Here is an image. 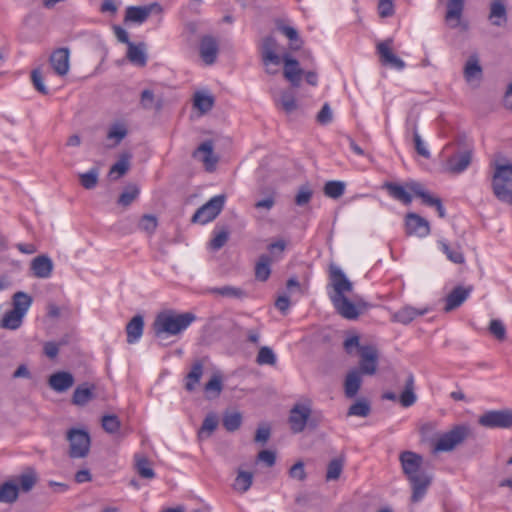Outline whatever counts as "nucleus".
<instances>
[{"mask_svg": "<svg viewBox=\"0 0 512 512\" xmlns=\"http://www.w3.org/2000/svg\"><path fill=\"white\" fill-rule=\"evenodd\" d=\"M399 461L412 488L411 501L417 503L426 495L432 476L422 470L423 457L420 454L403 451L399 455Z\"/></svg>", "mask_w": 512, "mask_h": 512, "instance_id": "nucleus-1", "label": "nucleus"}, {"mask_svg": "<svg viewBox=\"0 0 512 512\" xmlns=\"http://www.w3.org/2000/svg\"><path fill=\"white\" fill-rule=\"evenodd\" d=\"M195 320L196 315L192 312L179 313L173 309H166L157 314L153 323L154 333L158 338L177 336Z\"/></svg>", "mask_w": 512, "mask_h": 512, "instance_id": "nucleus-2", "label": "nucleus"}, {"mask_svg": "<svg viewBox=\"0 0 512 512\" xmlns=\"http://www.w3.org/2000/svg\"><path fill=\"white\" fill-rule=\"evenodd\" d=\"M491 185L498 200L512 205V164L494 162Z\"/></svg>", "mask_w": 512, "mask_h": 512, "instance_id": "nucleus-3", "label": "nucleus"}, {"mask_svg": "<svg viewBox=\"0 0 512 512\" xmlns=\"http://www.w3.org/2000/svg\"><path fill=\"white\" fill-rule=\"evenodd\" d=\"M68 442L67 454L72 459H83L89 455L91 438L87 430L80 428H69L65 433Z\"/></svg>", "mask_w": 512, "mask_h": 512, "instance_id": "nucleus-4", "label": "nucleus"}, {"mask_svg": "<svg viewBox=\"0 0 512 512\" xmlns=\"http://www.w3.org/2000/svg\"><path fill=\"white\" fill-rule=\"evenodd\" d=\"M469 429L466 426H456L442 434L433 447V452H449L461 444L468 436Z\"/></svg>", "mask_w": 512, "mask_h": 512, "instance_id": "nucleus-5", "label": "nucleus"}, {"mask_svg": "<svg viewBox=\"0 0 512 512\" xmlns=\"http://www.w3.org/2000/svg\"><path fill=\"white\" fill-rule=\"evenodd\" d=\"M224 204V195H216L212 197L195 212L192 217V221L195 223L206 224L214 220L222 211Z\"/></svg>", "mask_w": 512, "mask_h": 512, "instance_id": "nucleus-6", "label": "nucleus"}, {"mask_svg": "<svg viewBox=\"0 0 512 512\" xmlns=\"http://www.w3.org/2000/svg\"><path fill=\"white\" fill-rule=\"evenodd\" d=\"M479 424L487 428L512 427V410H491L479 417Z\"/></svg>", "mask_w": 512, "mask_h": 512, "instance_id": "nucleus-7", "label": "nucleus"}, {"mask_svg": "<svg viewBox=\"0 0 512 512\" xmlns=\"http://www.w3.org/2000/svg\"><path fill=\"white\" fill-rule=\"evenodd\" d=\"M330 280L333 292L329 294L330 300L346 296L353 290L352 282L346 277L340 267L336 265L330 266Z\"/></svg>", "mask_w": 512, "mask_h": 512, "instance_id": "nucleus-8", "label": "nucleus"}, {"mask_svg": "<svg viewBox=\"0 0 512 512\" xmlns=\"http://www.w3.org/2000/svg\"><path fill=\"white\" fill-rule=\"evenodd\" d=\"M392 46V39H386L377 43L376 50L379 55L380 62L384 66H388L399 71L403 70L405 68V62L394 54Z\"/></svg>", "mask_w": 512, "mask_h": 512, "instance_id": "nucleus-9", "label": "nucleus"}, {"mask_svg": "<svg viewBox=\"0 0 512 512\" xmlns=\"http://www.w3.org/2000/svg\"><path fill=\"white\" fill-rule=\"evenodd\" d=\"M192 156L198 162H201L208 172H213L218 163V156L214 153V145L211 140L201 143L192 153Z\"/></svg>", "mask_w": 512, "mask_h": 512, "instance_id": "nucleus-10", "label": "nucleus"}, {"mask_svg": "<svg viewBox=\"0 0 512 512\" xmlns=\"http://www.w3.org/2000/svg\"><path fill=\"white\" fill-rule=\"evenodd\" d=\"M49 63L56 75L66 76L70 70V50L66 47L55 49L49 57Z\"/></svg>", "mask_w": 512, "mask_h": 512, "instance_id": "nucleus-11", "label": "nucleus"}, {"mask_svg": "<svg viewBox=\"0 0 512 512\" xmlns=\"http://www.w3.org/2000/svg\"><path fill=\"white\" fill-rule=\"evenodd\" d=\"M407 188L417 197L421 198L422 202L428 206H435L439 217H445V209L442 205L440 198L430 194L425 187L416 181L407 182Z\"/></svg>", "mask_w": 512, "mask_h": 512, "instance_id": "nucleus-12", "label": "nucleus"}, {"mask_svg": "<svg viewBox=\"0 0 512 512\" xmlns=\"http://www.w3.org/2000/svg\"><path fill=\"white\" fill-rule=\"evenodd\" d=\"M98 397V387L93 383L78 385L71 397V403L78 407H84Z\"/></svg>", "mask_w": 512, "mask_h": 512, "instance_id": "nucleus-13", "label": "nucleus"}, {"mask_svg": "<svg viewBox=\"0 0 512 512\" xmlns=\"http://www.w3.org/2000/svg\"><path fill=\"white\" fill-rule=\"evenodd\" d=\"M360 374L374 375L378 366V351L373 346L360 347Z\"/></svg>", "mask_w": 512, "mask_h": 512, "instance_id": "nucleus-14", "label": "nucleus"}, {"mask_svg": "<svg viewBox=\"0 0 512 512\" xmlns=\"http://www.w3.org/2000/svg\"><path fill=\"white\" fill-rule=\"evenodd\" d=\"M311 415V409L304 404H297L290 412L289 422L294 433H299L306 427L307 421Z\"/></svg>", "mask_w": 512, "mask_h": 512, "instance_id": "nucleus-15", "label": "nucleus"}, {"mask_svg": "<svg viewBox=\"0 0 512 512\" xmlns=\"http://www.w3.org/2000/svg\"><path fill=\"white\" fill-rule=\"evenodd\" d=\"M406 231L408 235L426 237L430 233L429 222L415 213L406 216Z\"/></svg>", "mask_w": 512, "mask_h": 512, "instance_id": "nucleus-16", "label": "nucleus"}, {"mask_svg": "<svg viewBox=\"0 0 512 512\" xmlns=\"http://www.w3.org/2000/svg\"><path fill=\"white\" fill-rule=\"evenodd\" d=\"M53 262L47 255H40L32 259L30 269L36 278H49L53 272Z\"/></svg>", "mask_w": 512, "mask_h": 512, "instance_id": "nucleus-17", "label": "nucleus"}, {"mask_svg": "<svg viewBox=\"0 0 512 512\" xmlns=\"http://www.w3.org/2000/svg\"><path fill=\"white\" fill-rule=\"evenodd\" d=\"M471 158L469 151L456 153L447 159L445 169L453 174L462 173L470 165Z\"/></svg>", "mask_w": 512, "mask_h": 512, "instance_id": "nucleus-18", "label": "nucleus"}, {"mask_svg": "<svg viewBox=\"0 0 512 512\" xmlns=\"http://www.w3.org/2000/svg\"><path fill=\"white\" fill-rule=\"evenodd\" d=\"M74 377L70 372L60 371L50 375L48 384L58 393L68 391L74 385Z\"/></svg>", "mask_w": 512, "mask_h": 512, "instance_id": "nucleus-19", "label": "nucleus"}, {"mask_svg": "<svg viewBox=\"0 0 512 512\" xmlns=\"http://www.w3.org/2000/svg\"><path fill=\"white\" fill-rule=\"evenodd\" d=\"M127 127L124 122H114L107 128L105 146L115 148L127 135Z\"/></svg>", "mask_w": 512, "mask_h": 512, "instance_id": "nucleus-20", "label": "nucleus"}, {"mask_svg": "<svg viewBox=\"0 0 512 512\" xmlns=\"http://www.w3.org/2000/svg\"><path fill=\"white\" fill-rule=\"evenodd\" d=\"M200 56L206 65H212L218 55L217 41L211 36H205L200 42Z\"/></svg>", "mask_w": 512, "mask_h": 512, "instance_id": "nucleus-21", "label": "nucleus"}, {"mask_svg": "<svg viewBox=\"0 0 512 512\" xmlns=\"http://www.w3.org/2000/svg\"><path fill=\"white\" fill-rule=\"evenodd\" d=\"M282 61L284 62V76L295 87H298L301 80L302 70L296 59L290 57L289 54H284Z\"/></svg>", "mask_w": 512, "mask_h": 512, "instance_id": "nucleus-22", "label": "nucleus"}, {"mask_svg": "<svg viewBox=\"0 0 512 512\" xmlns=\"http://www.w3.org/2000/svg\"><path fill=\"white\" fill-rule=\"evenodd\" d=\"M261 55L263 64L273 62L274 65L279 66L282 62L283 56L277 53V42L272 37H266L262 42Z\"/></svg>", "mask_w": 512, "mask_h": 512, "instance_id": "nucleus-23", "label": "nucleus"}, {"mask_svg": "<svg viewBox=\"0 0 512 512\" xmlns=\"http://www.w3.org/2000/svg\"><path fill=\"white\" fill-rule=\"evenodd\" d=\"M472 287L458 286L454 288L446 297L444 310L450 312L458 308L470 295Z\"/></svg>", "mask_w": 512, "mask_h": 512, "instance_id": "nucleus-24", "label": "nucleus"}, {"mask_svg": "<svg viewBox=\"0 0 512 512\" xmlns=\"http://www.w3.org/2000/svg\"><path fill=\"white\" fill-rule=\"evenodd\" d=\"M336 311L346 319H356L359 316V310L346 296L331 299Z\"/></svg>", "mask_w": 512, "mask_h": 512, "instance_id": "nucleus-25", "label": "nucleus"}, {"mask_svg": "<svg viewBox=\"0 0 512 512\" xmlns=\"http://www.w3.org/2000/svg\"><path fill=\"white\" fill-rule=\"evenodd\" d=\"M273 98L276 107L282 109L286 114L295 112L299 107L292 91L283 90L279 94L274 95Z\"/></svg>", "mask_w": 512, "mask_h": 512, "instance_id": "nucleus-26", "label": "nucleus"}, {"mask_svg": "<svg viewBox=\"0 0 512 512\" xmlns=\"http://www.w3.org/2000/svg\"><path fill=\"white\" fill-rule=\"evenodd\" d=\"M148 46L145 42H130V64L143 68L148 62Z\"/></svg>", "mask_w": 512, "mask_h": 512, "instance_id": "nucleus-27", "label": "nucleus"}, {"mask_svg": "<svg viewBox=\"0 0 512 512\" xmlns=\"http://www.w3.org/2000/svg\"><path fill=\"white\" fill-rule=\"evenodd\" d=\"M160 12L161 6L157 3H152L146 6H130V22L141 24L149 15Z\"/></svg>", "mask_w": 512, "mask_h": 512, "instance_id": "nucleus-28", "label": "nucleus"}, {"mask_svg": "<svg viewBox=\"0 0 512 512\" xmlns=\"http://www.w3.org/2000/svg\"><path fill=\"white\" fill-rule=\"evenodd\" d=\"M438 247L442 253H444L449 261L454 264H464L465 256L459 245L451 246L445 239H441L438 242Z\"/></svg>", "mask_w": 512, "mask_h": 512, "instance_id": "nucleus-29", "label": "nucleus"}, {"mask_svg": "<svg viewBox=\"0 0 512 512\" xmlns=\"http://www.w3.org/2000/svg\"><path fill=\"white\" fill-rule=\"evenodd\" d=\"M383 188H385L388 191L389 195L392 198L402 202L403 204L407 205L410 204L412 201V197L410 194L412 192L407 188V183L405 184V186H403L397 183L387 182L384 184Z\"/></svg>", "mask_w": 512, "mask_h": 512, "instance_id": "nucleus-30", "label": "nucleus"}, {"mask_svg": "<svg viewBox=\"0 0 512 512\" xmlns=\"http://www.w3.org/2000/svg\"><path fill=\"white\" fill-rule=\"evenodd\" d=\"M489 20L492 25L497 27H503L507 23V10L505 5L495 0L490 5Z\"/></svg>", "mask_w": 512, "mask_h": 512, "instance_id": "nucleus-31", "label": "nucleus"}, {"mask_svg": "<svg viewBox=\"0 0 512 512\" xmlns=\"http://www.w3.org/2000/svg\"><path fill=\"white\" fill-rule=\"evenodd\" d=\"M464 8V0H448L446 21L451 27H457L460 24Z\"/></svg>", "mask_w": 512, "mask_h": 512, "instance_id": "nucleus-32", "label": "nucleus"}, {"mask_svg": "<svg viewBox=\"0 0 512 512\" xmlns=\"http://www.w3.org/2000/svg\"><path fill=\"white\" fill-rule=\"evenodd\" d=\"M362 383V378L360 371L357 369H353L348 372L345 382H344V391L345 395L348 398H353L358 393L360 386Z\"/></svg>", "mask_w": 512, "mask_h": 512, "instance_id": "nucleus-33", "label": "nucleus"}, {"mask_svg": "<svg viewBox=\"0 0 512 512\" xmlns=\"http://www.w3.org/2000/svg\"><path fill=\"white\" fill-rule=\"evenodd\" d=\"M204 366L202 361L198 360L193 363L191 370L185 377V389L192 392L196 389L202 378Z\"/></svg>", "mask_w": 512, "mask_h": 512, "instance_id": "nucleus-34", "label": "nucleus"}, {"mask_svg": "<svg viewBox=\"0 0 512 512\" xmlns=\"http://www.w3.org/2000/svg\"><path fill=\"white\" fill-rule=\"evenodd\" d=\"M414 389H415L414 376H413V374L409 373L405 380L404 390L399 397V401L403 407H410L416 402L417 397L414 392Z\"/></svg>", "mask_w": 512, "mask_h": 512, "instance_id": "nucleus-35", "label": "nucleus"}, {"mask_svg": "<svg viewBox=\"0 0 512 512\" xmlns=\"http://www.w3.org/2000/svg\"><path fill=\"white\" fill-rule=\"evenodd\" d=\"M19 487L16 482L6 481L0 485V503L12 504L17 501Z\"/></svg>", "mask_w": 512, "mask_h": 512, "instance_id": "nucleus-36", "label": "nucleus"}, {"mask_svg": "<svg viewBox=\"0 0 512 512\" xmlns=\"http://www.w3.org/2000/svg\"><path fill=\"white\" fill-rule=\"evenodd\" d=\"M271 258L267 254H262L255 264V278L258 281H266L271 274Z\"/></svg>", "mask_w": 512, "mask_h": 512, "instance_id": "nucleus-37", "label": "nucleus"}, {"mask_svg": "<svg viewBox=\"0 0 512 512\" xmlns=\"http://www.w3.org/2000/svg\"><path fill=\"white\" fill-rule=\"evenodd\" d=\"M212 295L222 296L225 298L241 299L246 293L243 289L235 286L225 285L222 287H213L208 290Z\"/></svg>", "mask_w": 512, "mask_h": 512, "instance_id": "nucleus-38", "label": "nucleus"}, {"mask_svg": "<svg viewBox=\"0 0 512 512\" xmlns=\"http://www.w3.org/2000/svg\"><path fill=\"white\" fill-rule=\"evenodd\" d=\"M32 301V297L27 293L22 291L16 292L12 297L13 310L25 316L32 304Z\"/></svg>", "mask_w": 512, "mask_h": 512, "instance_id": "nucleus-39", "label": "nucleus"}, {"mask_svg": "<svg viewBox=\"0 0 512 512\" xmlns=\"http://www.w3.org/2000/svg\"><path fill=\"white\" fill-rule=\"evenodd\" d=\"M24 316L15 310L8 311L0 321V327L8 330L18 329L23 322Z\"/></svg>", "mask_w": 512, "mask_h": 512, "instance_id": "nucleus-40", "label": "nucleus"}, {"mask_svg": "<svg viewBox=\"0 0 512 512\" xmlns=\"http://www.w3.org/2000/svg\"><path fill=\"white\" fill-rule=\"evenodd\" d=\"M135 469L137 473L145 479H153L155 477L154 470L152 468V465L150 461L145 457L141 455H135Z\"/></svg>", "mask_w": 512, "mask_h": 512, "instance_id": "nucleus-41", "label": "nucleus"}, {"mask_svg": "<svg viewBox=\"0 0 512 512\" xmlns=\"http://www.w3.org/2000/svg\"><path fill=\"white\" fill-rule=\"evenodd\" d=\"M223 389V378L220 373H215L205 384L204 391L208 398L218 397Z\"/></svg>", "mask_w": 512, "mask_h": 512, "instance_id": "nucleus-42", "label": "nucleus"}, {"mask_svg": "<svg viewBox=\"0 0 512 512\" xmlns=\"http://www.w3.org/2000/svg\"><path fill=\"white\" fill-rule=\"evenodd\" d=\"M194 107L202 114L210 111L214 105V98L206 92H196L194 95Z\"/></svg>", "mask_w": 512, "mask_h": 512, "instance_id": "nucleus-43", "label": "nucleus"}, {"mask_svg": "<svg viewBox=\"0 0 512 512\" xmlns=\"http://www.w3.org/2000/svg\"><path fill=\"white\" fill-rule=\"evenodd\" d=\"M16 481L23 492H29L37 483V474L33 469H27L16 478Z\"/></svg>", "mask_w": 512, "mask_h": 512, "instance_id": "nucleus-44", "label": "nucleus"}, {"mask_svg": "<svg viewBox=\"0 0 512 512\" xmlns=\"http://www.w3.org/2000/svg\"><path fill=\"white\" fill-rule=\"evenodd\" d=\"M253 483V474L251 472L238 470L233 487L236 491L245 493L248 491Z\"/></svg>", "mask_w": 512, "mask_h": 512, "instance_id": "nucleus-45", "label": "nucleus"}, {"mask_svg": "<svg viewBox=\"0 0 512 512\" xmlns=\"http://www.w3.org/2000/svg\"><path fill=\"white\" fill-rule=\"evenodd\" d=\"M464 76L467 81L480 79L482 76V68L479 64L477 56H471L464 68Z\"/></svg>", "mask_w": 512, "mask_h": 512, "instance_id": "nucleus-46", "label": "nucleus"}, {"mask_svg": "<svg viewBox=\"0 0 512 512\" xmlns=\"http://www.w3.org/2000/svg\"><path fill=\"white\" fill-rule=\"evenodd\" d=\"M345 460L343 457H336L332 459L327 466L326 481L338 480L342 474Z\"/></svg>", "mask_w": 512, "mask_h": 512, "instance_id": "nucleus-47", "label": "nucleus"}, {"mask_svg": "<svg viewBox=\"0 0 512 512\" xmlns=\"http://www.w3.org/2000/svg\"><path fill=\"white\" fill-rule=\"evenodd\" d=\"M144 330V318L137 314L130 319V344L140 340Z\"/></svg>", "mask_w": 512, "mask_h": 512, "instance_id": "nucleus-48", "label": "nucleus"}, {"mask_svg": "<svg viewBox=\"0 0 512 512\" xmlns=\"http://www.w3.org/2000/svg\"><path fill=\"white\" fill-rule=\"evenodd\" d=\"M424 313L425 311H419L413 307L407 306L403 307L394 314V320L402 324H408L417 316L423 315Z\"/></svg>", "mask_w": 512, "mask_h": 512, "instance_id": "nucleus-49", "label": "nucleus"}, {"mask_svg": "<svg viewBox=\"0 0 512 512\" xmlns=\"http://www.w3.org/2000/svg\"><path fill=\"white\" fill-rule=\"evenodd\" d=\"M128 170V157L123 155L119 161L111 166L108 172V178L111 181H117L126 174Z\"/></svg>", "mask_w": 512, "mask_h": 512, "instance_id": "nucleus-50", "label": "nucleus"}, {"mask_svg": "<svg viewBox=\"0 0 512 512\" xmlns=\"http://www.w3.org/2000/svg\"><path fill=\"white\" fill-rule=\"evenodd\" d=\"M345 187L342 181H328L324 185V194L329 198L338 199L344 194Z\"/></svg>", "mask_w": 512, "mask_h": 512, "instance_id": "nucleus-51", "label": "nucleus"}, {"mask_svg": "<svg viewBox=\"0 0 512 512\" xmlns=\"http://www.w3.org/2000/svg\"><path fill=\"white\" fill-rule=\"evenodd\" d=\"M217 426H218L217 416L213 413L208 414L205 417L203 424L199 430V437L201 439L208 438L212 434V432L217 428Z\"/></svg>", "mask_w": 512, "mask_h": 512, "instance_id": "nucleus-52", "label": "nucleus"}, {"mask_svg": "<svg viewBox=\"0 0 512 512\" xmlns=\"http://www.w3.org/2000/svg\"><path fill=\"white\" fill-rule=\"evenodd\" d=\"M286 245V241L283 239H278L268 245V256H270L272 262L279 261L280 259H282L283 253L286 249Z\"/></svg>", "mask_w": 512, "mask_h": 512, "instance_id": "nucleus-53", "label": "nucleus"}, {"mask_svg": "<svg viewBox=\"0 0 512 512\" xmlns=\"http://www.w3.org/2000/svg\"><path fill=\"white\" fill-rule=\"evenodd\" d=\"M277 357L274 353V351L268 347L263 346L260 348L258 355H257V363L259 365H275L276 364Z\"/></svg>", "mask_w": 512, "mask_h": 512, "instance_id": "nucleus-54", "label": "nucleus"}, {"mask_svg": "<svg viewBox=\"0 0 512 512\" xmlns=\"http://www.w3.org/2000/svg\"><path fill=\"white\" fill-rule=\"evenodd\" d=\"M370 413V405L369 403L364 400H358L353 405L350 406L348 410L349 416H359V417H366Z\"/></svg>", "mask_w": 512, "mask_h": 512, "instance_id": "nucleus-55", "label": "nucleus"}, {"mask_svg": "<svg viewBox=\"0 0 512 512\" xmlns=\"http://www.w3.org/2000/svg\"><path fill=\"white\" fill-rule=\"evenodd\" d=\"M242 422V416L239 412L226 413L223 417V426L228 431L237 430Z\"/></svg>", "mask_w": 512, "mask_h": 512, "instance_id": "nucleus-56", "label": "nucleus"}, {"mask_svg": "<svg viewBox=\"0 0 512 512\" xmlns=\"http://www.w3.org/2000/svg\"><path fill=\"white\" fill-rule=\"evenodd\" d=\"M99 172L97 169H91L86 173L79 175L80 183L85 189H93L98 183Z\"/></svg>", "mask_w": 512, "mask_h": 512, "instance_id": "nucleus-57", "label": "nucleus"}, {"mask_svg": "<svg viewBox=\"0 0 512 512\" xmlns=\"http://www.w3.org/2000/svg\"><path fill=\"white\" fill-rule=\"evenodd\" d=\"M489 332L500 341L505 340L506 338V328L501 320L492 319L489 323Z\"/></svg>", "mask_w": 512, "mask_h": 512, "instance_id": "nucleus-58", "label": "nucleus"}, {"mask_svg": "<svg viewBox=\"0 0 512 512\" xmlns=\"http://www.w3.org/2000/svg\"><path fill=\"white\" fill-rule=\"evenodd\" d=\"M31 80H32V83H33L35 89L39 93H41L43 95H47L49 93L48 88L44 84V79H43L42 73L39 68L32 70Z\"/></svg>", "mask_w": 512, "mask_h": 512, "instance_id": "nucleus-59", "label": "nucleus"}, {"mask_svg": "<svg viewBox=\"0 0 512 512\" xmlns=\"http://www.w3.org/2000/svg\"><path fill=\"white\" fill-rule=\"evenodd\" d=\"M102 427L108 433H116L120 428V421L114 415H105L102 418Z\"/></svg>", "mask_w": 512, "mask_h": 512, "instance_id": "nucleus-60", "label": "nucleus"}, {"mask_svg": "<svg viewBox=\"0 0 512 512\" xmlns=\"http://www.w3.org/2000/svg\"><path fill=\"white\" fill-rule=\"evenodd\" d=\"M138 227L144 232L152 233L157 227V219L153 215H144L140 219Z\"/></svg>", "mask_w": 512, "mask_h": 512, "instance_id": "nucleus-61", "label": "nucleus"}, {"mask_svg": "<svg viewBox=\"0 0 512 512\" xmlns=\"http://www.w3.org/2000/svg\"><path fill=\"white\" fill-rule=\"evenodd\" d=\"M312 195L313 192L308 186H301L296 194L295 203L304 206L310 202Z\"/></svg>", "mask_w": 512, "mask_h": 512, "instance_id": "nucleus-62", "label": "nucleus"}, {"mask_svg": "<svg viewBox=\"0 0 512 512\" xmlns=\"http://www.w3.org/2000/svg\"><path fill=\"white\" fill-rule=\"evenodd\" d=\"M289 476L292 479H296L299 481H304L306 479V472L304 468V463L302 461L296 462L290 469H289Z\"/></svg>", "mask_w": 512, "mask_h": 512, "instance_id": "nucleus-63", "label": "nucleus"}, {"mask_svg": "<svg viewBox=\"0 0 512 512\" xmlns=\"http://www.w3.org/2000/svg\"><path fill=\"white\" fill-rule=\"evenodd\" d=\"M228 240V232L227 231H220L214 235V237L210 241V247L213 250H219L221 249Z\"/></svg>", "mask_w": 512, "mask_h": 512, "instance_id": "nucleus-64", "label": "nucleus"}]
</instances>
